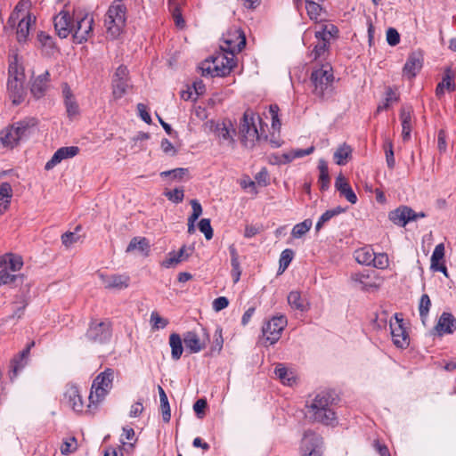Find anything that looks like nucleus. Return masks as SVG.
I'll list each match as a JSON object with an SVG mask.
<instances>
[{"instance_id": "c85d7f7f", "label": "nucleus", "mask_w": 456, "mask_h": 456, "mask_svg": "<svg viewBox=\"0 0 456 456\" xmlns=\"http://www.w3.org/2000/svg\"><path fill=\"white\" fill-rule=\"evenodd\" d=\"M229 252H230V256H231V266H232L231 275H232L233 283H237L240 279L242 270H241L240 263L239 260L238 251L233 244L230 245Z\"/></svg>"}, {"instance_id": "6ab92c4d", "label": "nucleus", "mask_w": 456, "mask_h": 456, "mask_svg": "<svg viewBox=\"0 0 456 456\" xmlns=\"http://www.w3.org/2000/svg\"><path fill=\"white\" fill-rule=\"evenodd\" d=\"M79 151L77 146L61 147L58 149L50 160L45 166V170L53 168L56 165L61 163L63 159L75 157Z\"/></svg>"}, {"instance_id": "f8f14e48", "label": "nucleus", "mask_w": 456, "mask_h": 456, "mask_svg": "<svg viewBox=\"0 0 456 456\" xmlns=\"http://www.w3.org/2000/svg\"><path fill=\"white\" fill-rule=\"evenodd\" d=\"M391 336L394 345L398 348H406L410 345L409 334L406 331L403 319L395 314V322H390Z\"/></svg>"}, {"instance_id": "864d4df0", "label": "nucleus", "mask_w": 456, "mask_h": 456, "mask_svg": "<svg viewBox=\"0 0 456 456\" xmlns=\"http://www.w3.org/2000/svg\"><path fill=\"white\" fill-rule=\"evenodd\" d=\"M384 149H385L387 165L389 169H393L395 166V159L394 157L392 141L386 140Z\"/></svg>"}, {"instance_id": "b1692460", "label": "nucleus", "mask_w": 456, "mask_h": 456, "mask_svg": "<svg viewBox=\"0 0 456 456\" xmlns=\"http://www.w3.org/2000/svg\"><path fill=\"white\" fill-rule=\"evenodd\" d=\"M7 90L9 97L14 105L21 103L26 95L24 88V82H18V80H8Z\"/></svg>"}, {"instance_id": "9d476101", "label": "nucleus", "mask_w": 456, "mask_h": 456, "mask_svg": "<svg viewBox=\"0 0 456 456\" xmlns=\"http://www.w3.org/2000/svg\"><path fill=\"white\" fill-rule=\"evenodd\" d=\"M287 322L288 321L285 315H279L273 317L263 326V335L271 345L276 343L280 339L281 332L286 327Z\"/></svg>"}, {"instance_id": "e433bc0d", "label": "nucleus", "mask_w": 456, "mask_h": 456, "mask_svg": "<svg viewBox=\"0 0 456 456\" xmlns=\"http://www.w3.org/2000/svg\"><path fill=\"white\" fill-rule=\"evenodd\" d=\"M305 10L310 20L315 22H321L324 20L325 10L321 3L313 2L312 4H305Z\"/></svg>"}, {"instance_id": "f3484780", "label": "nucleus", "mask_w": 456, "mask_h": 456, "mask_svg": "<svg viewBox=\"0 0 456 456\" xmlns=\"http://www.w3.org/2000/svg\"><path fill=\"white\" fill-rule=\"evenodd\" d=\"M54 28L61 38H66L71 32L73 23L67 12H61L53 18Z\"/></svg>"}, {"instance_id": "052dcab7", "label": "nucleus", "mask_w": 456, "mask_h": 456, "mask_svg": "<svg viewBox=\"0 0 456 456\" xmlns=\"http://www.w3.org/2000/svg\"><path fill=\"white\" fill-rule=\"evenodd\" d=\"M199 229L202 233H204L207 240H211L213 238V229L208 218H202L199 222Z\"/></svg>"}, {"instance_id": "2f4dec72", "label": "nucleus", "mask_w": 456, "mask_h": 456, "mask_svg": "<svg viewBox=\"0 0 456 456\" xmlns=\"http://www.w3.org/2000/svg\"><path fill=\"white\" fill-rule=\"evenodd\" d=\"M183 338L177 333H172L169 336V346L171 347V357L174 361H178L183 352Z\"/></svg>"}, {"instance_id": "4d7b16f0", "label": "nucleus", "mask_w": 456, "mask_h": 456, "mask_svg": "<svg viewBox=\"0 0 456 456\" xmlns=\"http://www.w3.org/2000/svg\"><path fill=\"white\" fill-rule=\"evenodd\" d=\"M200 69L201 70V75L203 77H219L218 75H216V71L214 70V64L212 63V59L211 60H205L203 62L200 63Z\"/></svg>"}, {"instance_id": "4be33fe9", "label": "nucleus", "mask_w": 456, "mask_h": 456, "mask_svg": "<svg viewBox=\"0 0 456 456\" xmlns=\"http://www.w3.org/2000/svg\"><path fill=\"white\" fill-rule=\"evenodd\" d=\"M430 269L433 272H441L448 277L447 268L444 264V245L439 243L436 246L430 259Z\"/></svg>"}, {"instance_id": "338daca9", "label": "nucleus", "mask_w": 456, "mask_h": 456, "mask_svg": "<svg viewBox=\"0 0 456 456\" xmlns=\"http://www.w3.org/2000/svg\"><path fill=\"white\" fill-rule=\"evenodd\" d=\"M387 41L391 46H395L400 43V35L394 28H389L387 30Z\"/></svg>"}, {"instance_id": "473e14b6", "label": "nucleus", "mask_w": 456, "mask_h": 456, "mask_svg": "<svg viewBox=\"0 0 456 456\" xmlns=\"http://www.w3.org/2000/svg\"><path fill=\"white\" fill-rule=\"evenodd\" d=\"M288 303L290 307L294 310H297L300 312L307 311L308 305L305 298L302 297L300 292L298 291H291L288 295Z\"/></svg>"}, {"instance_id": "58836bf2", "label": "nucleus", "mask_w": 456, "mask_h": 456, "mask_svg": "<svg viewBox=\"0 0 456 456\" xmlns=\"http://www.w3.org/2000/svg\"><path fill=\"white\" fill-rule=\"evenodd\" d=\"M346 208L342 207H336L335 208L326 210L319 218L318 222L315 225V230L319 232L323 225L328 223L334 216H338L339 214L344 213Z\"/></svg>"}, {"instance_id": "c03bdc74", "label": "nucleus", "mask_w": 456, "mask_h": 456, "mask_svg": "<svg viewBox=\"0 0 456 456\" xmlns=\"http://www.w3.org/2000/svg\"><path fill=\"white\" fill-rule=\"evenodd\" d=\"M314 150H315L314 146H310L307 149L293 150L290 152L284 153L282 155V158L284 159L282 162L283 163H289V162L292 161L295 159L303 158L305 156L310 155V154H312L314 151Z\"/></svg>"}, {"instance_id": "4c0bfd02", "label": "nucleus", "mask_w": 456, "mask_h": 456, "mask_svg": "<svg viewBox=\"0 0 456 456\" xmlns=\"http://www.w3.org/2000/svg\"><path fill=\"white\" fill-rule=\"evenodd\" d=\"M318 168L320 171L318 179L320 189L322 191H326L329 189L330 183L327 162L324 159H320Z\"/></svg>"}, {"instance_id": "2eb2a0df", "label": "nucleus", "mask_w": 456, "mask_h": 456, "mask_svg": "<svg viewBox=\"0 0 456 456\" xmlns=\"http://www.w3.org/2000/svg\"><path fill=\"white\" fill-rule=\"evenodd\" d=\"M235 40L233 38H225L224 44L225 45H222V51L230 56L234 58L235 54L240 53L246 45V37L243 33L240 31H236L233 35Z\"/></svg>"}, {"instance_id": "1a4fd4ad", "label": "nucleus", "mask_w": 456, "mask_h": 456, "mask_svg": "<svg viewBox=\"0 0 456 456\" xmlns=\"http://www.w3.org/2000/svg\"><path fill=\"white\" fill-rule=\"evenodd\" d=\"M94 19L89 14H85L82 17H77L76 24L72 27V35L74 41L77 44H82L87 41L93 33Z\"/></svg>"}, {"instance_id": "09e8293b", "label": "nucleus", "mask_w": 456, "mask_h": 456, "mask_svg": "<svg viewBox=\"0 0 456 456\" xmlns=\"http://www.w3.org/2000/svg\"><path fill=\"white\" fill-rule=\"evenodd\" d=\"M444 84V87L449 92H453L456 89V85L454 82V72L451 69V67H447L444 69V77L442 82Z\"/></svg>"}, {"instance_id": "a19ab883", "label": "nucleus", "mask_w": 456, "mask_h": 456, "mask_svg": "<svg viewBox=\"0 0 456 456\" xmlns=\"http://www.w3.org/2000/svg\"><path fill=\"white\" fill-rule=\"evenodd\" d=\"M150 249L149 240L144 237H134L127 248L126 252H132L134 250H139L142 253H147Z\"/></svg>"}, {"instance_id": "e2e57ef3", "label": "nucleus", "mask_w": 456, "mask_h": 456, "mask_svg": "<svg viewBox=\"0 0 456 456\" xmlns=\"http://www.w3.org/2000/svg\"><path fill=\"white\" fill-rule=\"evenodd\" d=\"M223 345L224 339L222 336V329L217 328L214 334V342L211 346V351L219 353L223 348Z\"/></svg>"}, {"instance_id": "aec40b11", "label": "nucleus", "mask_w": 456, "mask_h": 456, "mask_svg": "<svg viewBox=\"0 0 456 456\" xmlns=\"http://www.w3.org/2000/svg\"><path fill=\"white\" fill-rule=\"evenodd\" d=\"M35 343L31 342L28 344L26 348H24L18 355H16L12 361H11V370H10V379L12 380L18 376V373L20 370H21L26 363L27 359L29 355L30 349L32 346H34Z\"/></svg>"}, {"instance_id": "bf43d9fd", "label": "nucleus", "mask_w": 456, "mask_h": 456, "mask_svg": "<svg viewBox=\"0 0 456 456\" xmlns=\"http://www.w3.org/2000/svg\"><path fill=\"white\" fill-rule=\"evenodd\" d=\"M164 195L174 203H180L183 201L184 193L183 189L175 188L174 190L164 192Z\"/></svg>"}, {"instance_id": "7ed1b4c3", "label": "nucleus", "mask_w": 456, "mask_h": 456, "mask_svg": "<svg viewBox=\"0 0 456 456\" xmlns=\"http://www.w3.org/2000/svg\"><path fill=\"white\" fill-rule=\"evenodd\" d=\"M311 83L313 94L322 101L330 99L334 94V76L332 68L329 65L313 70Z\"/></svg>"}, {"instance_id": "0e129e2a", "label": "nucleus", "mask_w": 456, "mask_h": 456, "mask_svg": "<svg viewBox=\"0 0 456 456\" xmlns=\"http://www.w3.org/2000/svg\"><path fill=\"white\" fill-rule=\"evenodd\" d=\"M371 265L379 269H385L388 266V256L385 253H375V259Z\"/></svg>"}, {"instance_id": "f257e3e1", "label": "nucleus", "mask_w": 456, "mask_h": 456, "mask_svg": "<svg viewBox=\"0 0 456 456\" xmlns=\"http://www.w3.org/2000/svg\"><path fill=\"white\" fill-rule=\"evenodd\" d=\"M337 395L331 391L318 393L307 405L309 418L323 425H334L337 418L334 411Z\"/></svg>"}, {"instance_id": "13d9d810", "label": "nucleus", "mask_w": 456, "mask_h": 456, "mask_svg": "<svg viewBox=\"0 0 456 456\" xmlns=\"http://www.w3.org/2000/svg\"><path fill=\"white\" fill-rule=\"evenodd\" d=\"M77 450V440L74 436L69 437L62 442L61 446V452L63 455H68Z\"/></svg>"}, {"instance_id": "f704fd0d", "label": "nucleus", "mask_w": 456, "mask_h": 456, "mask_svg": "<svg viewBox=\"0 0 456 456\" xmlns=\"http://www.w3.org/2000/svg\"><path fill=\"white\" fill-rule=\"evenodd\" d=\"M354 258L361 265H371L375 259V252L370 247H363L355 250Z\"/></svg>"}, {"instance_id": "8fccbe9b", "label": "nucleus", "mask_w": 456, "mask_h": 456, "mask_svg": "<svg viewBox=\"0 0 456 456\" xmlns=\"http://www.w3.org/2000/svg\"><path fill=\"white\" fill-rule=\"evenodd\" d=\"M37 40L41 46L45 49L47 53H50L54 48L53 38L48 34L41 31L37 34Z\"/></svg>"}, {"instance_id": "a18cd8bd", "label": "nucleus", "mask_w": 456, "mask_h": 456, "mask_svg": "<svg viewBox=\"0 0 456 456\" xmlns=\"http://www.w3.org/2000/svg\"><path fill=\"white\" fill-rule=\"evenodd\" d=\"M18 281L22 282V277L12 273L7 268H0V287L3 285H16Z\"/></svg>"}, {"instance_id": "0eeeda50", "label": "nucleus", "mask_w": 456, "mask_h": 456, "mask_svg": "<svg viewBox=\"0 0 456 456\" xmlns=\"http://www.w3.org/2000/svg\"><path fill=\"white\" fill-rule=\"evenodd\" d=\"M256 114L247 110L240 120L239 134L240 142L246 148H252L255 142L259 139V134L256 126Z\"/></svg>"}, {"instance_id": "5701e85b", "label": "nucleus", "mask_w": 456, "mask_h": 456, "mask_svg": "<svg viewBox=\"0 0 456 456\" xmlns=\"http://www.w3.org/2000/svg\"><path fill=\"white\" fill-rule=\"evenodd\" d=\"M14 125L16 129L15 136L20 142L28 138L30 134H33L37 125V121L35 118H25L24 119L14 123Z\"/></svg>"}, {"instance_id": "a211bd4d", "label": "nucleus", "mask_w": 456, "mask_h": 456, "mask_svg": "<svg viewBox=\"0 0 456 456\" xmlns=\"http://www.w3.org/2000/svg\"><path fill=\"white\" fill-rule=\"evenodd\" d=\"M400 120L402 125V137L403 142L411 139L412 129L413 109L411 105H403L400 110Z\"/></svg>"}, {"instance_id": "6e6552de", "label": "nucleus", "mask_w": 456, "mask_h": 456, "mask_svg": "<svg viewBox=\"0 0 456 456\" xmlns=\"http://www.w3.org/2000/svg\"><path fill=\"white\" fill-rule=\"evenodd\" d=\"M200 331L201 336L198 334L196 330L187 331L183 336L185 348L190 354L200 352L206 347L207 343L209 341V335L207 330L201 327Z\"/></svg>"}, {"instance_id": "bb28decb", "label": "nucleus", "mask_w": 456, "mask_h": 456, "mask_svg": "<svg viewBox=\"0 0 456 456\" xmlns=\"http://www.w3.org/2000/svg\"><path fill=\"white\" fill-rule=\"evenodd\" d=\"M436 329L439 333L452 334L456 330V319L450 313H443Z\"/></svg>"}, {"instance_id": "49530a36", "label": "nucleus", "mask_w": 456, "mask_h": 456, "mask_svg": "<svg viewBox=\"0 0 456 456\" xmlns=\"http://www.w3.org/2000/svg\"><path fill=\"white\" fill-rule=\"evenodd\" d=\"M129 86L128 80L112 79L113 96L116 99L121 98Z\"/></svg>"}, {"instance_id": "9b49d317", "label": "nucleus", "mask_w": 456, "mask_h": 456, "mask_svg": "<svg viewBox=\"0 0 456 456\" xmlns=\"http://www.w3.org/2000/svg\"><path fill=\"white\" fill-rule=\"evenodd\" d=\"M322 438L316 433L307 430L302 439V456H322Z\"/></svg>"}, {"instance_id": "4468645a", "label": "nucleus", "mask_w": 456, "mask_h": 456, "mask_svg": "<svg viewBox=\"0 0 456 456\" xmlns=\"http://www.w3.org/2000/svg\"><path fill=\"white\" fill-rule=\"evenodd\" d=\"M389 219L398 226H405L410 221L418 219V215L411 208L403 206L389 213Z\"/></svg>"}, {"instance_id": "ea45409f", "label": "nucleus", "mask_w": 456, "mask_h": 456, "mask_svg": "<svg viewBox=\"0 0 456 456\" xmlns=\"http://www.w3.org/2000/svg\"><path fill=\"white\" fill-rule=\"evenodd\" d=\"M12 197V189L9 183L4 182L0 184V208L3 206L5 210ZM3 214V210L0 208V215Z\"/></svg>"}, {"instance_id": "603ef678", "label": "nucleus", "mask_w": 456, "mask_h": 456, "mask_svg": "<svg viewBox=\"0 0 456 456\" xmlns=\"http://www.w3.org/2000/svg\"><path fill=\"white\" fill-rule=\"evenodd\" d=\"M398 100L399 97L396 95L394 90L391 87H388L386 91L385 102L378 106L377 112L387 110L391 102H397Z\"/></svg>"}, {"instance_id": "680f3d73", "label": "nucleus", "mask_w": 456, "mask_h": 456, "mask_svg": "<svg viewBox=\"0 0 456 456\" xmlns=\"http://www.w3.org/2000/svg\"><path fill=\"white\" fill-rule=\"evenodd\" d=\"M151 322L152 324V328L156 330L164 329L168 324V321L162 318L157 312L151 313Z\"/></svg>"}, {"instance_id": "39448f33", "label": "nucleus", "mask_w": 456, "mask_h": 456, "mask_svg": "<svg viewBox=\"0 0 456 456\" xmlns=\"http://www.w3.org/2000/svg\"><path fill=\"white\" fill-rule=\"evenodd\" d=\"M23 4L19 3L12 12L11 13L7 25L4 27L6 29L8 27L13 28L16 26V22L18 21L16 34L17 40L21 43L25 42L28 37L30 27L33 23H35L36 18L33 17L30 13L20 14L22 11Z\"/></svg>"}, {"instance_id": "c9c22d12", "label": "nucleus", "mask_w": 456, "mask_h": 456, "mask_svg": "<svg viewBox=\"0 0 456 456\" xmlns=\"http://www.w3.org/2000/svg\"><path fill=\"white\" fill-rule=\"evenodd\" d=\"M15 134V125L12 124L11 126L5 128L1 132L0 140L4 146L13 148L20 142L19 139L16 138Z\"/></svg>"}, {"instance_id": "7c9ffc66", "label": "nucleus", "mask_w": 456, "mask_h": 456, "mask_svg": "<svg viewBox=\"0 0 456 456\" xmlns=\"http://www.w3.org/2000/svg\"><path fill=\"white\" fill-rule=\"evenodd\" d=\"M65 396L68 397L69 403L75 411L82 412L84 411L82 397L77 387H72L68 389L65 393Z\"/></svg>"}, {"instance_id": "774afa93", "label": "nucleus", "mask_w": 456, "mask_h": 456, "mask_svg": "<svg viewBox=\"0 0 456 456\" xmlns=\"http://www.w3.org/2000/svg\"><path fill=\"white\" fill-rule=\"evenodd\" d=\"M79 238L76 232H67L61 235V242L65 247L69 248L77 242Z\"/></svg>"}, {"instance_id": "ddd939ff", "label": "nucleus", "mask_w": 456, "mask_h": 456, "mask_svg": "<svg viewBox=\"0 0 456 456\" xmlns=\"http://www.w3.org/2000/svg\"><path fill=\"white\" fill-rule=\"evenodd\" d=\"M212 63L214 64V70L219 77H224L232 71L236 66V61L232 56L225 54L224 53H218L216 56L212 57Z\"/></svg>"}, {"instance_id": "5fc2aeb1", "label": "nucleus", "mask_w": 456, "mask_h": 456, "mask_svg": "<svg viewBox=\"0 0 456 456\" xmlns=\"http://www.w3.org/2000/svg\"><path fill=\"white\" fill-rule=\"evenodd\" d=\"M28 299L25 297H22L20 298V300H16L13 302V305H14V309H13V313L11 316H9V318H20L23 314H24V310L25 308L27 307L28 305Z\"/></svg>"}, {"instance_id": "cd10ccee", "label": "nucleus", "mask_w": 456, "mask_h": 456, "mask_svg": "<svg viewBox=\"0 0 456 456\" xmlns=\"http://www.w3.org/2000/svg\"><path fill=\"white\" fill-rule=\"evenodd\" d=\"M23 265L21 256L14 254H6L0 256V268H7V270L14 273L20 271Z\"/></svg>"}, {"instance_id": "a878e982", "label": "nucleus", "mask_w": 456, "mask_h": 456, "mask_svg": "<svg viewBox=\"0 0 456 456\" xmlns=\"http://www.w3.org/2000/svg\"><path fill=\"white\" fill-rule=\"evenodd\" d=\"M49 77V72L45 71L32 81L30 92L36 99H40L45 95L48 87Z\"/></svg>"}, {"instance_id": "393cba45", "label": "nucleus", "mask_w": 456, "mask_h": 456, "mask_svg": "<svg viewBox=\"0 0 456 456\" xmlns=\"http://www.w3.org/2000/svg\"><path fill=\"white\" fill-rule=\"evenodd\" d=\"M423 59L419 53H412L407 59L404 67L403 74L409 78L416 77L417 73L422 68Z\"/></svg>"}, {"instance_id": "dca6fc26", "label": "nucleus", "mask_w": 456, "mask_h": 456, "mask_svg": "<svg viewBox=\"0 0 456 456\" xmlns=\"http://www.w3.org/2000/svg\"><path fill=\"white\" fill-rule=\"evenodd\" d=\"M105 289L121 290L129 285L130 278L126 274L99 275Z\"/></svg>"}, {"instance_id": "37998d69", "label": "nucleus", "mask_w": 456, "mask_h": 456, "mask_svg": "<svg viewBox=\"0 0 456 456\" xmlns=\"http://www.w3.org/2000/svg\"><path fill=\"white\" fill-rule=\"evenodd\" d=\"M158 390L159 394L160 408L162 411L163 420L165 422H169L171 419V411L167 394L160 386L158 387Z\"/></svg>"}, {"instance_id": "69168bd1", "label": "nucleus", "mask_w": 456, "mask_h": 456, "mask_svg": "<svg viewBox=\"0 0 456 456\" xmlns=\"http://www.w3.org/2000/svg\"><path fill=\"white\" fill-rule=\"evenodd\" d=\"M279 110L280 109L276 104H272L269 107V112L272 118V126L273 129H280L281 125L278 117Z\"/></svg>"}, {"instance_id": "c756f323", "label": "nucleus", "mask_w": 456, "mask_h": 456, "mask_svg": "<svg viewBox=\"0 0 456 456\" xmlns=\"http://www.w3.org/2000/svg\"><path fill=\"white\" fill-rule=\"evenodd\" d=\"M274 373L284 385L292 386L296 382V375L294 372L286 368L282 363L276 365Z\"/></svg>"}, {"instance_id": "72a5a7b5", "label": "nucleus", "mask_w": 456, "mask_h": 456, "mask_svg": "<svg viewBox=\"0 0 456 456\" xmlns=\"http://www.w3.org/2000/svg\"><path fill=\"white\" fill-rule=\"evenodd\" d=\"M9 78L8 80H18V82H24L25 73L24 68L18 61V57L15 55L13 61H10L9 64Z\"/></svg>"}, {"instance_id": "6e6d98bb", "label": "nucleus", "mask_w": 456, "mask_h": 456, "mask_svg": "<svg viewBox=\"0 0 456 456\" xmlns=\"http://www.w3.org/2000/svg\"><path fill=\"white\" fill-rule=\"evenodd\" d=\"M430 305H431V301H430L428 295L423 294L420 297L419 305V315L423 322H424V319L428 316Z\"/></svg>"}, {"instance_id": "423d86ee", "label": "nucleus", "mask_w": 456, "mask_h": 456, "mask_svg": "<svg viewBox=\"0 0 456 456\" xmlns=\"http://www.w3.org/2000/svg\"><path fill=\"white\" fill-rule=\"evenodd\" d=\"M112 337V325L110 320L92 319L85 334L86 339L97 345L109 343Z\"/></svg>"}, {"instance_id": "79ce46f5", "label": "nucleus", "mask_w": 456, "mask_h": 456, "mask_svg": "<svg viewBox=\"0 0 456 456\" xmlns=\"http://www.w3.org/2000/svg\"><path fill=\"white\" fill-rule=\"evenodd\" d=\"M352 149L349 145L344 143L340 145L334 152V160L336 164L344 166L347 162V159L351 156Z\"/></svg>"}, {"instance_id": "412c9836", "label": "nucleus", "mask_w": 456, "mask_h": 456, "mask_svg": "<svg viewBox=\"0 0 456 456\" xmlns=\"http://www.w3.org/2000/svg\"><path fill=\"white\" fill-rule=\"evenodd\" d=\"M35 343L31 342L28 344L26 348H24L18 355H16L12 361H11V370H10V379L12 380L18 376V373L20 370H21L26 363L27 359L29 355L30 349L32 346H34Z\"/></svg>"}, {"instance_id": "de8ad7c7", "label": "nucleus", "mask_w": 456, "mask_h": 456, "mask_svg": "<svg viewBox=\"0 0 456 456\" xmlns=\"http://www.w3.org/2000/svg\"><path fill=\"white\" fill-rule=\"evenodd\" d=\"M312 227V221L310 219H305L302 223L297 224L292 231L291 235L294 238H300L305 235Z\"/></svg>"}, {"instance_id": "20e7f679", "label": "nucleus", "mask_w": 456, "mask_h": 456, "mask_svg": "<svg viewBox=\"0 0 456 456\" xmlns=\"http://www.w3.org/2000/svg\"><path fill=\"white\" fill-rule=\"evenodd\" d=\"M126 8L121 2L115 0L109 7L105 16L104 25L111 37L116 38L126 23Z\"/></svg>"}, {"instance_id": "f03ea898", "label": "nucleus", "mask_w": 456, "mask_h": 456, "mask_svg": "<svg viewBox=\"0 0 456 456\" xmlns=\"http://www.w3.org/2000/svg\"><path fill=\"white\" fill-rule=\"evenodd\" d=\"M114 370L107 368L94 379L91 392L88 396L89 403L86 406V413L94 414L97 405L102 402L112 387Z\"/></svg>"}, {"instance_id": "3c124183", "label": "nucleus", "mask_w": 456, "mask_h": 456, "mask_svg": "<svg viewBox=\"0 0 456 456\" xmlns=\"http://www.w3.org/2000/svg\"><path fill=\"white\" fill-rule=\"evenodd\" d=\"M294 256V251L290 248L284 249L280 257V265H279V271L281 273L284 272L291 263Z\"/></svg>"}]
</instances>
